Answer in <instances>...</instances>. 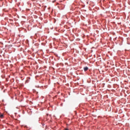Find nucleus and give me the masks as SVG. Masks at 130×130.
Returning a JSON list of instances; mask_svg holds the SVG:
<instances>
[{
    "mask_svg": "<svg viewBox=\"0 0 130 130\" xmlns=\"http://www.w3.org/2000/svg\"><path fill=\"white\" fill-rule=\"evenodd\" d=\"M54 2H55V1H53V3H54Z\"/></svg>",
    "mask_w": 130,
    "mask_h": 130,
    "instance_id": "nucleus-4",
    "label": "nucleus"
},
{
    "mask_svg": "<svg viewBox=\"0 0 130 130\" xmlns=\"http://www.w3.org/2000/svg\"><path fill=\"white\" fill-rule=\"evenodd\" d=\"M88 69L87 67H84V72H86V71Z\"/></svg>",
    "mask_w": 130,
    "mask_h": 130,
    "instance_id": "nucleus-1",
    "label": "nucleus"
},
{
    "mask_svg": "<svg viewBox=\"0 0 130 130\" xmlns=\"http://www.w3.org/2000/svg\"><path fill=\"white\" fill-rule=\"evenodd\" d=\"M65 130H69V128H66Z\"/></svg>",
    "mask_w": 130,
    "mask_h": 130,
    "instance_id": "nucleus-3",
    "label": "nucleus"
},
{
    "mask_svg": "<svg viewBox=\"0 0 130 130\" xmlns=\"http://www.w3.org/2000/svg\"><path fill=\"white\" fill-rule=\"evenodd\" d=\"M0 117H1V118H3V117H4V115L1 114V115H0Z\"/></svg>",
    "mask_w": 130,
    "mask_h": 130,
    "instance_id": "nucleus-2",
    "label": "nucleus"
}]
</instances>
